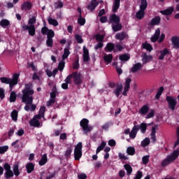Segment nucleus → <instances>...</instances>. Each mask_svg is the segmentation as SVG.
<instances>
[{"instance_id":"1","label":"nucleus","mask_w":179,"mask_h":179,"mask_svg":"<svg viewBox=\"0 0 179 179\" xmlns=\"http://www.w3.org/2000/svg\"><path fill=\"white\" fill-rule=\"evenodd\" d=\"M22 101L31 106V111H35L37 106L33 104V94H34V90L31 88V84H25L24 89L22 91Z\"/></svg>"},{"instance_id":"2","label":"nucleus","mask_w":179,"mask_h":179,"mask_svg":"<svg viewBox=\"0 0 179 179\" xmlns=\"http://www.w3.org/2000/svg\"><path fill=\"white\" fill-rule=\"evenodd\" d=\"M19 76H20V74L15 73L13 75L12 78H9L8 77H1L0 78V80L1 83L9 85L10 92H12L13 90L14 86H16V85H17V83H18L17 80H19Z\"/></svg>"},{"instance_id":"3","label":"nucleus","mask_w":179,"mask_h":179,"mask_svg":"<svg viewBox=\"0 0 179 179\" xmlns=\"http://www.w3.org/2000/svg\"><path fill=\"white\" fill-rule=\"evenodd\" d=\"M67 78H69L70 80H72L76 85V86H81L82 83H83V80H82V74L80 73H78V71H74L71 74H69Z\"/></svg>"},{"instance_id":"4","label":"nucleus","mask_w":179,"mask_h":179,"mask_svg":"<svg viewBox=\"0 0 179 179\" xmlns=\"http://www.w3.org/2000/svg\"><path fill=\"white\" fill-rule=\"evenodd\" d=\"M80 127L83 129L84 135H87L93 128L89 126V120L84 118L80 122Z\"/></svg>"},{"instance_id":"5","label":"nucleus","mask_w":179,"mask_h":179,"mask_svg":"<svg viewBox=\"0 0 179 179\" xmlns=\"http://www.w3.org/2000/svg\"><path fill=\"white\" fill-rule=\"evenodd\" d=\"M166 101L168 103V107L169 110L174 111L176 110V106H177V98L173 96H166Z\"/></svg>"},{"instance_id":"6","label":"nucleus","mask_w":179,"mask_h":179,"mask_svg":"<svg viewBox=\"0 0 179 179\" xmlns=\"http://www.w3.org/2000/svg\"><path fill=\"white\" fill-rule=\"evenodd\" d=\"M83 148V145H82V143H78L74 149V159L76 161L80 160V158L82 157V148Z\"/></svg>"},{"instance_id":"7","label":"nucleus","mask_w":179,"mask_h":179,"mask_svg":"<svg viewBox=\"0 0 179 179\" xmlns=\"http://www.w3.org/2000/svg\"><path fill=\"white\" fill-rule=\"evenodd\" d=\"M22 30L24 31H26V30H28V33H29V36H31L32 37L36 35V27L35 26L23 25Z\"/></svg>"},{"instance_id":"8","label":"nucleus","mask_w":179,"mask_h":179,"mask_svg":"<svg viewBox=\"0 0 179 179\" xmlns=\"http://www.w3.org/2000/svg\"><path fill=\"white\" fill-rule=\"evenodd\" d=\"M83 59L84 62H89L90 61V55H89V49H87L85 46L83 48Z\"/></svg>"},{"instance_id":"9","label":"nucleus","mask_w":179,"mask_h":179,"mask_svg":"<svg viewBox=\"0 0 179 179\" xmlns=\"http://www.w3.org/2000/svg\"><path fill=\"white\" fill-rule=\"evenodd\" d=\"M99 2L97 1V0H92L89 5L87 6V9L88 10H91V12H93L97 6H99Z\"/></svg>"},{"instance_id":"10","label":"nucleus","mask_w":179,"mask_h":179,"mask_svg":"<svg viewBox=\"0 0 179 179\" xmlns=\"http://www.w3.org/2000/svg\"><path fill=\"white\" fill-rule=\"evenodd\" d=\"M159 54H160V55L159 56L158 59L163 61V59H164V57L166 55H170V54H171V52H170V50L165 48L162 50L159 51Z\"/></svg>"},{"instance_id":"11","label":"nucleus","mask_w":179,"mask_h":179,"mask_svg":"<svg viewBox=\"0 0 179 179\" xmlns=\"http://www.w3.org/2000/svg\"><path fill=\"white\" fill-rule=\"evenodd\" d=\"M33 8V4L30 1H24L21 5V10H30Z\"/></svg>"},{"instance_id":"12","label":"nucleus","mask_w":179,"mask_h":179,"mask_svg":"<svg viewBox=\"0 0 179 179\" xmlns=\"http://www.w3.org/2000/svg\"><path fill=\"white\" fill-rule=\"evenodd\" d=\"M160 37V28H158L155 30L154 35L151 37L152 43H156L159 38Z\"/></svg>"},{"instance_id":"13","label":"nucleus","mask_w":179,"mask_h":179,"mask_svg":"<svg viewBox=\"0 0 179 179\" xmlns=\"http://www.w3.org/2000/svg\"><path fill=\"white\" fill-rule=\"evenodd\" d=\"M110 23H115V24L120 23L121 22V18L116 14H113L110 15V19H109Z\"/></svg>"},{"instance_id":"14","label":"nucleus","mask_w":179,"mask_h":179,"mask_svg":"<svg viewBox=\"0 0 179 179\" xmlns=\"http://www.w3.org/2000/svg\"><path fill=\"white\" fill-rule=\"evenodd\" d=\"M173 12H174V7H169L166 10H161L160 13L164 16H170V15L173 14Z\"/></svg>"},{"instance_id":"15","label":"nucleus","mask_w":179,"mask_h":179,"mask_svg":"<svg viewBox=\"0 0 179 179\" xmlns=\"http://www.w3.org/2000/svg\"><path fill=\"white\" fill-rule=\"evenodd\" d=\"M122 89H124V87L122 86V84L117 85L116 89L113 90V94H115L117 97H120V94L121 92H122Z\"/></svg>"},{"instance_id":"16","label":"nucleus","mask_w":179,"mask_h":179,"mask_svg":"<svg viewBox=\"0 0 179 179\" xmlns=\"http://www.w3.org/2000/svg\"><path fill=\"white\" fill-rule=\"evenodd\" d=\"M161 20L162 18L160 17V16H156L152 19L150 23V26H158V24H160Z\"/></svg>"},{"instance_id":"17","label":"nucleus","mask_w":179,"mask_h":179,"mask_svg":"<svg viewBox=\"0 0 179 179\" xmlns=\"http://www.w3.org/2000/svg\"><path fill=\"white\" fill-rule=\"evenodd\" d=\"M128 34L126 32L122 31L120 33H117L115 35L116 40H120V41H123L124 39L127 38Z\"/></svg>"},{"instance_id":"18","label":"nucleus","mask_w":179,"mask_h":179,"mask_svg":"<svg viewBox=\"0 0 179 179\" xmlns=\"http://www.w3.org/2000/svg\"><path fill=\"white\" fill-rule=\"evenodd\" d=\"M115 48V45L114 43L110 42L108 43L105 47V51L106 52H112V51H114Z\"/></svg>"},{"instance_id":"19","label":"nucleus","mask_w":179,"mask_h":179,"mask_svg":"<svg viewBox=\"0 0 179 179\" xmlns=\"http://www.w3.org/2000/svg\"><path fill=\"white\" fill-rule=\"evenodd\" d=\"M25 167L27 169V173L28 174H30L31 173H33V171H34L35 165L34 164H33V162H29L27 164Z\"/></svg>"},{"instance_id":"20","label":"nucleus","mask_w":179,"mask_h":179,"mask_svg":"<svg viewBox=\"0 0 179 179\" xmlns=\"http://www.w3.org/2000/svg\"><path fill=\"white\" fill-rule=\"evenodd\" d=\"M141 68H142V64L136 63L133 65L132 68L131 69V71L132 72V73H135V72H138V71H141Z\"/></svg>"},{"instance_id":"21","label":"nucleus","mask_w":179,"mask_h":179,"mask_svg":"<svg viewBox=\"0 0 179 179\" xmlns=\"http://www.w3.org/2000/svg\"><path fill=\"white\" fill-rule=\"evenodd\" d=\"M64 82L65 83L62 84V89H63L64 90H68L69 89L68 85H71V83H72V80H70L69 78L66 77Z\"/></svg>"},{"instance_id":"22","label":"nucleus","mask_w":179,"mask_h":179,"mask_svg":"<svg viewBox=\"0 0 179 179\" xmlns=\"http://www.w3.org/2000/svg\"><path fill=\"white\" fill-rule=\"evenodd\" d=\"M172 45L174 48H179V37L173 36L171 38Z\"/></svg>"},{"instance_id":"23","label":"nucleus","mask_w":179,"mask_h":179,"mask_svg":"<svg viewBox=\"0 0 179 179\" xmlns=\"http://www.w3.org/2000/svg\"><path fill=\"white\" fill-rule=\"evenodd\" d=\"M139 113L141 114V115H146V114L149 113V106H148V105L143 106L141 108Z\"/></svg>"},{"instance_id":"24","label":"nucleus","mask_w":179,"mask_h":179,"mask_svg":"<svg viewBox=\"0 0 179 179\" xmlns=\"http://www.w3.org/2000/svg\"><path fill=\"white\" fill-rule=\"evenodd\" d=\"M0 26L3 27V29H6L8 26H10V22L6 19H3L0 21Z\"/></svg>"},{"instance_id":"25","label":"nucleus","mask_w":179,"mask_h":179,"mask_svg":"<svg viewBox=\"0 0 179 179\" xmlns=\"http://www.w3.org/2000/svg\"><path fill=\"white\" fill-rule=\"evenodd\" d=\"M179 156V148H177L176 150L173 151V154L169 156V159L174 162Z\"/></svg>"},{"instance_id":"26","label":"nucleus","mask_w":179,"mask_h":179,"mask_svg":"<svg viewBox=\"0 0 179 179\" xmlns=\"http://www.w3.org/2000/svg\"><path fill=\"white\" fill-rule=\"evenodd\" d=\"M13 174L15 175L16 177H19L20 176V171H19V164H15L13 166Z\"/></svg>"},{"instance_id":"27","label":"nucleus","mask_w":179,"mask_h":179,"mask_svg":"<svg viewBox=\"0 0 179 179\" xmlns=\"http://www.w3.org/2000/svg\"><path fill=\"white\" fill-rule=\"evenodd\" d=\"M16 99H17V95L15 91H13L10 94L9 101L10 103H15L16 101Z\"/></svg>"},{"instance_id":"28","label":"nucleus","mask_w":179,"mask_h":179,"mask_svg":"<svg viewBox=\"0 0 179 179\" xmlns=\"http://www.w3.org/2000/svg\"><path fill=\"white\" fill-rule=\"evenodd\" d=\"M112 29L115 32L120 31V30H122V24L119 22L115 25H112Z\"/></svg>"},{"instance_id":"29","label":"nucleus","mask_w":179,"mask_h":179,"mask_svg":"<svg viewBox=\"0 0 179 179\" xmlns=\"http://www.w3.org/2000/svg\"><path fill=\"white\" fill-rule=\"evenodd\" d=\"M29 124L31 127H35L36 128H38V127H40V121H38V120L33 118L29 121Z\"/></svg>"},{"instance_id":"30","label":"nucleus","mask_w":179,"mask_h":179,"mask_svg":"<svg viewBox=\"0 0 179 179\" xmlns=\"http://www.w3.org/2000/svg\"><path fill=\"white\" fill-rule=\"evenodd\" d=\"M106 145H107V143L106 141H102L100 145L98 146V148H96V154L99 155V153H100V152H101V150H103L104 148H106Z\"/></svg>"},{"instance_id":"31","label":"nucleus","mask_w":179,"mask_h":179,"mask_svg":"<svg viewBox=\"0 0 179 179\" xmlns=\"http://www.w3.org/2000/svg\"><path fill=\"white\" fill-rule=\"evenodd\" d=\"M103 60L108 64H111V62H113V55H111V54L105 55L103 56Z\"/></svg>"},{"instance_id":"32","label":"nucleus","mask_w":179,"mask_h":179,"mask_svg":"<svg viewBox=\"0 0 179 179\" xmlns=\"http://www.w3.org/2000/svg\"><path fill=\"white\" fill-rule=\"evenodd\" d=\"M121 0H115L113 6V12L115 13L118 9H120V3Z\"/></svg>"},{"instance_id":"33","label":"nucleus","mask_w":179,"mask_h":179,"mask_svg":"<svg viewBox=\"0 0 179 179\" xmlns=\"http://www.w3.org/2000/svg\"><path fill=\"white\" fill-rule=\"evenodd\" d=\"M156 128H157V126H155L152 127V131H151V140L152 142H156Z\"/></svg>"},{"instance_id":"34","label":"nucleus","mask_w":179,"mask_h":179,"mask_svg":"<svg viewBox=\"0 0 179 179\" xmlns=\"http://www.w3.org/2000/svg\"><path fill=\"white\" fill-rule=\"evenodd\" d=\"M143 48L144 50H146L147 51H149V52H152L153 50V47L150 43H148V42H145V43H143Z\"/></svg>"},{"instance_id":"35","label":"nucleus","mask_w":179,"mask_h":179,"mask_svg":"<svg viewBox=\"0 0 179 179\" xmlns=\"http://www.w3.org/2000/svg\"><path fill=\"white\" fill-rule=\"evenodd\" d=\"M72 150H73V148L72 147V145H70L69 147L67 148L64 154L66 158L69 159V157H71Z\"/></svg>"},{"instance_id":"36","label":"nucleus","mask_w":179,"mask_h":179,"mask_svg":"<svg viewBox=\"0 0 179 179\" xmlns=\"http://www.w3.org/2000/svg\"><path fill=\"white\" fill-rule=\"evenodd\" d=\"M48 162V158H47V154H44L42 157L41 160L38 162L39 166H44L45 163Z\"/></svg>"},{"instance_id":"37","label":"nucleus","mask_w":179,"mask_h":179,"mask_svg":"<svg viewBox=\"0 0 179 179\" xmlns=\"http://www.w3.org/2000/svg\"><path fill=\"white\" fill-rule=\"evenodd\" d=\"M18 114H19V112L16 109H14L11 112V118H12L13 121H15V122H16V121H17Z\"/></svg>"},{"instance_id":"38","label":"nucleus","mask_w":179,"mask_h":179,"mask_svg":"<svg viewBox=\"0 0 179 179\" xmlns=\"http://www.w3.org/2000/svg\"><path fill=\"white\" fill-rule=\"evenodd\" d=\"M136 19H143L145 17V11L143 10H138L136 14Z\"/></svg>"},{"instance_id":"39","label":"nucleus","mask_w":179,"mask_h":179,"mask_svg":"<svg viewBox=\"0 0 179 179\" xmlns=\"http://www.w3.org/2000/svg\"><path fill=\"white\" fill-rule=\"evenodd\" d=\"M78 23L80 24V26H85L86 23V20L82 17L81 14H79L78 15Z\"/></svg>"},{"instance_id":"40","label":"nucleus","mask_w":179,"mask_h":179,"mask_svg":"<svg viewBox=\"0 0 179 179\" xmlns=\"http://www.w3.org/2000/svg\"><path fill=\"white\" fill-rule=\"evenodd\" d=\"M71 54V52H69V49L66 48L64 50V54L62 57V59H63L64 61H65V59H66V58H68L69 57V55Z\"/></svg>"},{"instance_id":"41","label":"nucleus","mask_w":179,"mask_h":179,"mask_svg":"<svg viewBox=\"0 0 179 179\" xmlns=\"http://www.w3.org/2000/svg\"><path fill=\"white\" fill-rule=\"evenodd\" d=\"M124 167L127 171V176H131L132 174V166L128 164H126L124 165Z\"/></svg>"},{"instance_id":"42","label":"nucleus","mask_w":179,"mask_h":179,"mask_svg":"<svg viewBox=\"0 0 179 179\" xmlns=\"http://www.w3.org/2000/svg\"><path fill=\"white\" fill-rule=\"evenodd\" d=\"M146 8H148V1L147 0H141V3L140 5L141 10H146Z\"/></svg>"},{"instance_id":"43","label":"nucleus","mask_w":179,"mask_h":179,"mask_svg":"<svg viewBox=\"0 0 179 179\" xmlns=\"http://www.w3.org/2000/svg\"><path fill=\"white\" fill-rule=\"evenodd\" d=\"M152 57L150 55H147L146 54H144L142 61H143V64H148V62H149V61H150L151 59H152Z\"/></svg>"},{"instance_id":"44","label":"nucleus","mask_w":179,"mask_h":179,"mask_svg":"<svg viewBox=\"0 0 179 179\" xmlns=\"http://www.w3.org/2000/svg\"><path fill=\"white\" fill-rule=\"evenodd\" d=\"M48 22L49 24H51L52 26H55V27H56V26H58L59 24L58 21L55 19H53L52 17H49L48 19Z\"/></svg>"},{"instance_id":"45","label":"nucleus","mask_w":179,"mask_h":179,"mask_svg":"<svg viewBox=\"0 0 179 179\" xmlns=\"http://www.w3.org/2000/svg\"><path fill=\"white\" fill-rule=\"evenodd\" d=\"M132 82V79L127 78L124 83V89H127L129 90L131 89V83Z\"/></svg>"},{"instance_id":"46","label":"nucleus","mask_w":179,"mask_h":179,"mask_svg":"<svg viewBox=\"0 0 179 179\" xmlns=\"http://www.w3.org/2000/svg\"><path fill=\"white\" fill-rule=\"evenodd\" d=\"M163 92H164V87H160L159 89L157 90V94L155 95L156 99H160V96L163 94Z\"/></svg>"},{"instance_id":"47","label":"nucleus","mask_w":179,"mask_h":179,"mask_svg":"<svg viewBox=\"0 0 179 179\" xmlns=\"http://www.w3.org/2000/svg\"><path fill=\"white\" fill-rule=\"evenodd\" d=\"M127 153L129 156H134V155H135V148H134V147H129V148H127Z\"/></svg>"},{"instance_id":"48","label":"nucleus","mask_w":179,"mask_h":179,"mask_svg":"<svg viewBox=\"0 0 179 179\" xmlns=\"http://www.w3.org/2000/svg\"><path fill=\"white\" fill-rule=\"evenodd\" d=\"M140 129L142 134H145L146 129H148V124L146 123H141L140 124Z\"/></svg>"},{"instance_id":"49","label":"nucleus","mask_w":179,"mask_h":179,"mask_svg":"<svg viewBox=\"0 0 179 179\" xmlns=\"http://www.w3.org/2000/svg\"><path fill=\"white\" fill-rule=\"evenodd\" d=\"M4 176H5V178L9 179L13 177V176L15 175L13 173V171L12 170H10V171H6V173H4Z\"/></svg>"},{"instance_id":"50","label":"nucleus","mask_w":179,"mask_h":179,"mask_svg":"<svg viewBox=\"0 0 179 179\" xmlns=\"http://www.w3.org/2000/svg\"><path fill=\"white\" fill-rule=\"evenodd\" d=\"M171 162L173 161L170 159V157H167V158L162 162V167H166V166L170 164Z\"/></svg>"},{"instance_id":"51","label":"nucleus","mask_w":179,"mask_h":179,"mask_svg":"<svg viewBox=\"0 0 179 179\" xmlns=\"http://www.w3.org/2000/svg\"><path fill=\"white\" fill-rule=\"evenodd\" d=\"M52 90V92H50V99L55 100V97H57V87H54Z\"/></svg>"},{"instance_id":"52","label":"nucleus","mask_w":179,"mask_h":179,"mask_svg":"<svg viewBox=\"0 0 179 179\" xmlns=\"http://www.w3.org/2000/svg\"><path fill=\"white\" fill-rule=\"evenodd\" d=\"M64 68H65V60L62 59L59 62L58 70L60 71H64Z\"/></svg>"},{"instance_id":"53","label":"nucleus","mask_w":179,"mask_h":179,"mask_svg":"<svg viewBox=\"0 0 179 179\" xmlns=\"http://www.w3.org/2000/svg\"><path fill=\"white\" fill-rule=\"evenodd\" d=\"M95 38L96 41H99V43H103L104 41V35H101L100 34H97L95 36Z\"/></svg>"},{"instance_id":"54","label":"nucleus","mask_w":179,"mask_h":179,"mask_svg":"<svg viewBox=\"0 0 179 179\" xmlns=\"http://www.w3.org/2000/svg\"><path fill=\"white\" fill-rule=\"evenodd\" d=\"M150 143V139L148 138H145L142 142H141V146L143 148H146V146H148V145Z\"/></svg>"},{"instance_id":"55","label":"nucleus","mask_w":179,"mask_h":179,"mask_svg":"<svg viewBox=\"0 0 179 179\" xmlns=\"http://www.w3.org/2000/svg\"><path fill=\"white\" fill-rule=\"evenodd\" d=\"M36 22V16H32L31 18H29L28 21V24H30L29 26H34L35 23Z\"/></svg>"},{"instance_id":"56","label":"nucleus","mask_w":179,"mask_h":179,"mask_svg":"<svg viewBox=\"0 0 179 179\" xmlns=\"http://www.w3.org/2000/svg\"><path fill=\"white\" fill-rule=\"evenodd\" d=\"M129 55H122L119 57L120 61H129Z\"/></svg>"},{"instance_id":"57","label":"nucleus","mask_w":179,"mask_h":179,"mask_svg":"<svg viewBox=\"0 0 179 179\" xmlns=\"http://www.w3.org/2000/svg\"><path fill=\"white\" fill-rule=\"evenodd\" d=\"M75 38H76L77 43H78V44H82V43H83V38H82V36H80L79 34H76Z\"/></svg>"},{"instance_id":"58","label":"nucleus","mask_w":179,"mask_h":179,"mask_svg":"<svg viewBox=\"0 0 179 179\" xmlns=\"http://www.w3.org/2000/svg\"><path fill=\"white\" fill-rule=\"evenodd\" d=\"M47 34V38H54V36H55V33H54V31L52 29H49V31H48Z\"/></svg>"},{"instance_id":"59","label":"nucleus","mask_w":179,"mask_h":179,"mask_svg":"<svg viewBox=\"0 0 179 179\" xmlns=\"http://www.w3.org/2000/svg\"><path fill=\"white\" fill-rule=\"evenodd\" d=\"M8 149H9V147L8 145L0 147V155H3V153L8 152Z\"/></svg>"},{"instance_id":"60","label":"nucleus","mask_w":179,"mask_h":179,"mask_svg":"<svg viewBox=\"0 0 179 179\" xmlns=\"http://www.w3.org/2000/svg\"><path fill=\"white\" fill-rule=\"evenodd\" d=\"M53 44H54V40H52V38H48V39L46 41L47 47L52 48Z\"/></svg>"},{"instance_id":"61","label":"nucleus","mask_w":179,"mask_h":179,"mask_svg":"<svg viewBox=\"0 0 179 179\" xmlns=\"http://www.w3.org/2000/svg\"><path fill=\"white\" fill-rule=\"evenodd\" d=\"M136 134H138V131L136 130H134V129H132V130L131 131V132L129 134V136H130L131 139H135V138H136Z\"/></svg>"},{"instance_id":"62","label":"nucleus","mask_w":179,"mask_h":179,"mask_svg":"<svg viewBox=\"0 0 179 179\" xmlns=\"http://www.w3.org/2000/svg\"><path fill=\"white\" fill-rule=\"evenodd\" d=\"M80 64H79V58H78L73 64V69H79Z\"/></svg>"},{"instance_id":"63","label":"nucleus","mask_w":179,"mask_h":179,"mask_svg":"<svg viewBox=\"0 0 179 179\" xmlns=\"http://www.w3.org/2000/svg\"><path fill=\"white\" fill-rule=\"evenodd\" d=\"M38 114L44 117V115H45V106H41L40 108Z\"/></svg>"},{"instance_id":"64","label":"nucleus","mask_w":179,"mask_h":179,"mask_svg":"<svg viewBox=\"0 0 179 179\" xmlns=\"http://www.w3.org/2000/svg\"><path fill=\"white\" fill-rule=\"evenodd\" d=\"M143 176V173H142V171H138L134 179H141L142 178Z\"/></svg>"}]
</instances>
